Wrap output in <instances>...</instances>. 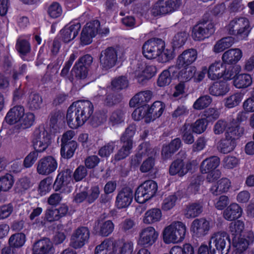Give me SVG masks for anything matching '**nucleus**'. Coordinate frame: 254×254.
<instances>
[{
	"mask_svg": "<svg viewBox=\"0 0 254 254\" xmlns=\"http://www.w3.org/2000/svg\"><path fill=\"white\" fill-rule=\"evenodd\" d=\"M93 106L89 101H77L68 108L66 121L71 128L76 129L83 125L92 115Z\"/></svg>",
	"mask_w": 254,
	"mask_h": 254,
	"instance_id": "nucleus-1",
	"label": "nucleus"
},
{
	"mask_svg": "<svg viewBox=\"0 0 254 254\" xmlns=\"http://www.w3.org/2000/svg\"><path fill=\"white\" fill-rule=\"evenodd\" d=\"M186 226L180 221H175L164 229L163 239L166 244H175L181 242L184 239Z\"/></svg>",
	"mask_w": 254,
	"mask_h": 254,
	"instance_id": "nucleus-2",
	"label": "nucleus"
},
{
	"mask_svg": "<svg viewBox=\"0 0 254 254\" xmlns=\"http://www.w3.org/2000/svg\"><path fill=\"white\" fill-rule=\"evenodd\" d=\"M252 29L249 19L243 16L235 17L227 26V30L230 34L235 35L241 39H246Z\"/></svg>",
	"mask_w": 254,
	"mask_h": 254,
	"instance_id": "nucleus-3",
	"label": "nucleus"
},
{
	"mask_svg": "<svg viewBox=\"0 0 254 254\" xmlns=\"http://www.w3.org/2000/svg\"><path fill=\"white\" fill-rule=\"evenodd\" d=\"M158 189L157 183L148 180L144 182L137 189L135 199L139 203H143L151 199L156 194Z\"/></svg>",
	"mask_w": 254,
	"mask_h": 254,
	"instance_id": "nucleus-4",
	"label": "nucleus"
},
{
	"mask_svg": "<svg viewBox=\"0 0 254 254\" xmlns=\"http://www.w3.org/2000/svg\"><path fill=\"white\" fill-rule=\"evenodd\" d=\"M181 3V0H159L151 7V13L154 16H163L176 10Z\"/></svg>",
	"mask_w": 254,
	"mask_h": 254,
	"instance_id": "nucleus-5",
	"label": "nucleus"
},
{
	"mask_svg": "<svg viewBox=\"0 0 254 254\" xmlns=\"http://www.w3.org/2000/svg\"><path fill=\"white\" fill-rule=\"evenodd\" d=\"M214 31V26L212 22L203 21L192 27L191 36L194 41H201L208 38Z\"/></svg>",
	"mask_w": 254,
	"mask_h": 254,
	"instance_id": "nucleus-6",
	"label": "nucleus"
},
{
	"mask_svg": "<svg viewBox=\"0 0 254 254\" xmlns=\"http://www.w3.org/2000/svg\"><path fill=\"white\" fill-rule=\"evenodd\" d=\"M58 167L57 159L53 156H47L40 159L36 164V171L42 176H48L54 173Z\"/></svg>",
	"mask_w": 254,
	"mask_h": 254,
	"instance_id": "nucleus-7",
	"label": "nucleus"
},
{
	"mask_svg": "<svg viewBox=\"0 0 254 254\" xmlns=\"http://www.w3.org/2000/svg\"><path fill=\"white\" fill-rule=\"evenodd\" d=\"M33 142L36 150L43 152L51 143V135L44 127H40L35 131Z\"/></svg>",
	"mask_w": 254,
	"mask_h": 254,
	"instance_id": "nucleus-8",
	"label": "nucleus"
},
{
	"mask_svg": "<svg viewBox=\"0 0 254 254\" xmlns=\"http://www.w3.org/2000/svg\"><path fill=\"white\" fill-rule=\"evenodd\" d=\"M211 227L208 220L204 218H196L191 222L190 231L193 236L200 238L207 235Z\"/></svg>",
	"mask_w": 254,
	"mask_h": 254,
	"instance_id": "nucleus-9",
	"label": "nucleus"
},
{
	"mask_svg": "<svg viewBox=\"0 0 254 254\" xmlns=\"http://www.w3.org/2000/svg\"><path fill=\"white\" fill-rule=\"evenodd\" d=\"M92 62V58L89 55H86L80 58L72 69V74L79 78L84 79L88 74V66Z\"/></svg>",
	"mask_w": 254,
	"mask_h": 254,
	"instance_id": "nucleus-10",
	"label": "nucleus"
},
{
	"mask_svg": "<svg viewBox=\"0 0 254 254\" xmlns=\"http://www.w3.org/2000/svg\"><path fill=\"white\" fill-rule=\"evenodd\" d=\"M90 232L87 227H81L73 233L70 240V246L74 249L82 247L89 238Z\"/></svg>",
	"mask_w": 254,
	"mask_h": 254,
	"instance_id": "nucleus-11",
	"label": "nucleus"
},
{
	"mask_svg": "<svg viewBox=\"0 0 254 254\" xmlns=\"http://www.w3.org/2000/svg\"><path fill=\"white\" fill-rule=\"evenodd\" d=\"M159 233L152 226H148L141 230L139 233L138 244L142 246H150L155 243Z\"/></svg>",
	"mask_w": 254,
	"mask_h": 254,
	"instance_id": "nucleus-12",
	"label": "nucleus"
},
{
	"mask_svg": "<svg viewBox=\"0 0 254 254\" xmlns=\"http://www.w3.org/2000/svg\"><path fill=\"white\" fill-rule=\"evenodd\" d=\"M162 47V40L159 39L149 40L143 45V55L148 59H156L159 50Z\"/></svg>",
	"mask_w": 254,
	"mask_h": 254,
	"instance_id": "nucleus-13",
	"label": "nucleus"
},
{
	"mask_svg": "<svg viewBox=\"0 0 254 254\" xmlns=\"http://www.w3.org/2000/svg\"><path fill=\"white\" fill-rule=\"evenodd\" d=\"M195 165L194 161L186 162L182 159H177L170 165L169 173L172 176L178 174L179 176H183Z\"/></svg>",
	"mask_w": 254,
	"mask_h": 254,
	"instance_id": "nucleus-14",
	"label": "nucleus"
},
{
	"mask_svg": "<svg viewBox=\"0 0 254 254\" xmlns=\"http://www.w3.org/2000/svg\"><path fill=\"white\" fill-rule=\"evenodd\" d=\"M117 61V53L112 48L102 51L100 57V63L103 68L109 69L113 67Z\"/></svg>",
	"mask_w": 254,
	"mask_h": 254,
	"instance_id": "nucleus-15",
	"label": "nucleus"
},
{
	"mask_svg": "<svg viewBox=\"0 0 254 254\" xmlns=\"http://www.w3.org/2000/svg\"><path fill=\"white\" fill-rule=\"evenodd\" d=\"M133 196V191L130 188H124L118 192L116 196V206L119 209L128 207L132 200Z\"/></svg>",
	"mask_w": 254,
	"mask_h": 254,
	"instance_id": "nucleus-16",
	"label": "nucleus"
},
{
	"mask_svg": "<svg viewBox=\"0 0 254 254\" xmlns=\"http://www.w3.org/2000/svg\"><path fill=\"white\" fill-rule=\"evenodd\" d=\"M81 28L78 22H71L66 25L61 31V37L65 43H68L73 40L78 35Z\"/></svg>",
	"mask_w": 254,
	"mask_h": 254,
	"instance_id": "nucleus-17",
	"label": "nucleus"
},
{
	"mask_svg": "<svg viewBox=\"0 0 254 254\" xmlns=\"http://www.w3.org/2000/svg\"><path fill=\"white\" fill-rule=\"evenodd\" d=\"M197 58V52L194 49L185 50L177 58V64L180 67H186L193 64Z\"/></svg>",
	"mask_w": 254,
	"mask_h": 254,
	"instance_id": "nucleus-18",
	"label": "nucleus"
},
{
	"mask_svg": "<svg viewBox=\"0 0 254 254\" xmlns=\"http://www.w3.org/2000/svg\"><path fill=\"white\" fill-rule=\"evenodd\" d=\"M156 73V68L153 65H146L138 66L133 72L134 76L140 83H143L146 80L154 76Z\"/></svg>",
	"mask_w": 254,
	"mask_h": 254,
	"instance_id": "nucleus-19",
	"label": "nucleus"
},
{
	"mask_svg": "<svg viewBox=\"0 0 254 254\" xmlns=\"http://www.w3.org/2000/svg\"><path fill=\"white\" fill-rule=\"evenodd\" d=\"M254 239V235L252 232L250 233L247 236L233 237L232 245L234 248V251L246 252Z\"/></svg>",
	"mask_w": 254,
	"mask_h": 254,
	"instance_id": "nucleus-20",
	"label": "nucleus"
},
{
	"mask_svg": "<svg viewBox=\"0 0 254 254\" xmlns=\"http://www.w3.org/2000/svg\"><path fill=\"white\" fill-rule=\"evenodd\" d=\"M243 52L239 48L231 49L226 51L222 56L224 64H232L237 63L242 58Z\"/></svg>",
	"mask_w": 254,
	"mask_h": 254,
	"instance_id": "nucleus-21",
	"label": "nucleus"
},
{
	"mask_svg": "<svg viewBox=\"0 0 254 254\" xmlns=\"http://www.w3.org/2000/svg\"><path fill=\"white\" fill-rule=\"evenodd\" d=\"M227 241H229V237L225 231H220L213 234L209 244L213 243L218 251L222 252L225 249Z\"/></svg>",
	"mask_w": 254,
	"mask_h": 254,
	"instance_id": "nucleus-22",
	"label": "nucleus"
},
{
	"mask_svg": "<svg viewBox=\"0 0 254 254\" xmlns=\"http://www.w3.org/2000/svg\"><path fill=\"white\" fill-rule=\"evenodd\" d=\"M53 244L49 239L38 241L33 245V254H52Z\"/></svg>",
	"mask_w": 254,
	"mask_h": 254,
	"instance_id": "nucleus-23",
	"label": "nucleus"
},
{
	"mask_svg": "<svg viewBox=\"0 0 254 254\" xmlns=\"http://www.w3.org/2000/svg\"><path fill=\"white\" fill-rule=\"evenodd\" d=\"M114 229V225L111 220H98L94 227V230L96 233L105 237L111 234Z\"/></svg>",
	"mask_w": 254,
	"mask_h": 254,
	"instance_id": "nucleus-24",
	"label": "nucleus"
},
{
	"mask_svg": "<svg viewBox=\"0 0 254 254\" xmlns=\"http://www.w3.org/2000/svg\"><path fill=\"white\" fill-rule=\"evenodd\" d=\"M225 71L224 63L220 61L211 64L207 69V76L211 80H217L222 78Z\"/></svg>",
	"mask_w": 254,
	"mask_h": 254,
	"instance_id": "nucleus-25",
	"label": "nucleus"
},
{
	"mask_svg": "<svg viewBox=\"0 0 254 254\" xmlns=\"http://www.w3.org/2000/svg\"><path fill=\"white\" fill-rule=\"evenodd\" d=\"M165 108V105L161 101L154 102L150 107H147V121H152L160 117Z\"/></svg>",
	"mask_w": 254,
	"mask_h": 254,
	"instance_id": "nucleus-26",
	"label": "nucleus"
},
{
	"mask_svg": "<svg viewBox=\"0 0 254 254\" xmlns=\"http://www.w3.org/2000/svg\"><path fill=\"white\" fill-rule=\"evenodd\" d=\"M243 209L237 203H232L223 212L224 218L228 221H233L241 217Z\"/></svg>",
	"mask_w": 254,
	"mask_h": 254,
	"instance_id": "nucleus-27",
	"label": "nucleus"
},
{
	"mask_svg": "<svg viewBox=\"0 0 254 254\" xmlns=\"http://www.w3.org/2000/svg\"><path fill=\"white\" fill-rule=\"evenodd\" d=\"M231 187V182L227 178H223L214 184L210 189L211 192L215 195L226 193Z\"/></svg>",
	"mask_w": 254,
	"mask_h": 254,
	"instance_id": "nucleus-28",
	"label": "nucleus"
},
{
	"mask_svg": "<svg viewBox=\"0 0 254 254\" xmlns=\"http://www.w3.org/2000/svg\"><path fill=\"white\" fill-rule=\"evenodd\" d=\"M162 217L160 209L153 208L146 211L143 216L142 222L145 224H152L159 222Z\"/></svg>",
	"mask_w": 254,
	"mask_h": 254,
	"instance_id": "nucleus-29",
	"label": "nucleus"
},
{
	"mask_svg": "<svg viewBox=\"0 0 254 254\" xmlns=\"http://www.w3.org/2000/svg\"><path fill=\"white\" fill-rule=\"evenodd\" d=\"M24 112V109L23 107L20 106H15L7 113L5 120L9 124H16L17 126L20 120L22 115H23Z\"/></svg>",
	"mask_w": 254,
	"mask_h": 254,
	"instance_id": "nucleus-30",
	"label": "nucleus"
},
{
	"mask_svg": "<svg viewBox=\"0 0 254 254\" xmlns=\"http://www.w3.org/2000/svg\"><path fill=\"white\" fill-rule=\"evenodd\" d=\"M175 57L173 49L166 47L165 43L162 41V47L159 50L156 60L160 63H167L172 60Z\"/></svg>",
	"mask_w": 254,
	"mask_h": 254,
	"instance_id": "nucleus-31",
	"label": "nucleus"
},
{
	"mask_svg": "<svg viewBox=\"0 0 254 254\" xmlns=\"http://www.w3.org/2000/svg\"><path fill=\"white\" fill-rule=\"evenodd\" d=\"M220 164V159L217 156H212L204 160L200 166V171L206 174L213 170L216 169Z\"/></svg>",
	"mask_w": 254,
	"mask_h": 254,
	"instance_id": "nucleus-32",
	"label": "nucleus"
},
{
	"mask_svg": "<svg viewBox=\"0 0 254 254\" xmlns=\"http://www.w3.org/2000/svg\"><path fill=\"white\" fill-rule=\"evenodd\" d=\"M181 139L176 138L167 145L164 146L162 150V156L164 159H167L171 157L181 146Z\"/></svg>",
	"mask_w": 254,
	"mask_h": 254,
	"instance_id": "nucleus-33",
	"label": "nucleus"
},
{
	"mask_svg": "<svg viewBox=\"0 0 254 254\" xmlns=\"http://www.w3.org/2000/svg\"><path fill=\"white\" fill-rule=\"evenodd\" d=\"M116 252L113 242L109 239L102 242L95 249V254H114Z\"/></svg>",
	"mask_w": 254,
	"mask_h": 254,
	"instance_id": "nucleus-34",
	"label": "nucleus"
},
{
	"mask_svg": "<svg viewBox=\"0 0 254 254\" xmlns=\"http://www.w3.org/2000/svg\"><path fill=\"white\" fill-rule=\"evenodd\" d=\"M202 211V205L200 203H192L186 206L184 214L186 218H194L200 214Z\"/></svg>",
	"mask_w": 254,
	"mask_h": 254,
	"instance_id": "nucleus-35",
	"label": "nucleus"
},
{
	"mask_svg": "<svg viewBox=\"0 0 254 254\" xmlns=\"http://www.w3.org/2000/svg\"><path fill=\"white\" fill-rule=\"evenodd\" d=\"M152 97V93L150 91H144L136 94L130 101L129 105L131 107L141 104L144 102H148Z\"/></svg>",
	"mask_w": 254,
	"mask_h": 254,
	"instance_id": "nucleus-36",
	"label": "nucleus"
},
{
	"mask_svg": "<svg viewBox=\"0 0 254 254\" xmlns=\"http://www.w3.org/2000/svg\"><path fill=\"white\" fill-rule=\"evenodd\" d=\"M229 91V85L225 82H216L209 88L210 93L216 96H223Z\"/></svg>",
	"mask_w": 254,
	"mask_h": 254,
	"instance_id": "nucleus-37",
	"label": "nucleus"
},
{
	"mask_svg": "<svg viewBox=\"0 0 254 254\" xmlns=\"http://www.w3.org/2000/svg\"><path fill=\"white\" fill-rule=\"evenodd\" d=\"M243 133L244 128L240 127L237 123L232 122L228 126L225 135L227 137L235 141V139L241 136Z\"/></svg>",
	"mask_w": 254,
	"mask_h": 254,
	"instance_id": "nucleus-38",
	"label": "nucleus"
},
{
	"mask_svg": "<svg viewBox=\"0 0 254 254\" xmlns=\"http://www.w3.org/2000/svg\"><path fill=\"white\" fill-rule=\"evenodd\" d=\"M252 83V78L248 74H239L234 79V85L237 88H244L250 86Z\"/></svg>",
	"mask_w": 254,
	"mask_h": 254,
	"instance_id": "nucleus-39",
	"label": "nucleus"
},
{
	"mask_svg": "<svg viewBox=\"0 0 254 254\" xmlns=\"http://www.w3.org/2000/svg\"><path fill=\"white\" fill-rule=\"evenodd\" d=\"M175 67H170L168 69L163 70L159 75L157 84L159 87H164L168 85L171 82V74L175 71Z\"/></svg>",
	"mask_w": 254,
	"mask_h": 254,
	"instance_id": "nucleus-40",
	"label": "nucleus"
},
{
	"mask_svg": "<svg viewBox=\"0 0 254 254\" xmlns=\"http://www.w3.org/2000/svg\"><path fill=\"white\" fill-rule=\"evenodd\" d=\"M244 97L241 92H235L225 99L224 105L228 108H232L240 104Z\"/></svg>",
	"mask_w": 254,
	"mask_h": 254,
	"instance_id": "nucleus-41",
	"label": "nucleus"
},
{
	"mask_svg": "<svg viewBox=\"0 0 254 254\" xmlns=\"http://www.w3.org/2000/svg\"><path fill=\"white\" fill-rule=\"evenodd\" d=\"M234 43V39L233 37H227L222 38L214 45L213 51L216 53H220L231 47Z\"/></svg>",
	"mask_w": 254,
	"mask_h": 254,
	"instance_id": "nucleus-42",
	"label": "nucleus"
},
{
	"mask_svg": "<svg viewBox=\"0 0 254 254\" xmlns=\"http://www.w3.org/2000/svg\"><path fill=\"white\" fill-rule=\"evenodd\" d=\"M14 183V177L11 174L6 173L0 176V192L8 191L12 188Z\"/></svg>",
	"mask_w": 254,
	"mask_h": 254,
	"instance_id": "nucleus-43",
	"label": "nucleus"
},
{
	"mask_svg": "<svg viewBox=\"0 0 254 254\" xmlns=\"http://www.w3.org/2000/svg\"><path fill=\"white\" fill-rule=\"evenodd\" d=\"M179 73L178 79L183 82H187L194 77L196 72V68L195 66H190L184 67Z\"/></svg>",
	"mask_w": 254,
	"mask_h": 254,
	"instance_id": "nucleus-44",
	"label": "nucleus"
},
{
	"mask_svg": "<svg viewBox=\"0 0 254 254\" xmlns=\"http://www.w3.org/2000/svg\"><path fill=\"white\" fill-rule=\"evenodd\" d=\"M235 147V141L226 136L218 143V150L223 153H228L233 151Z\"/></svg>",
	"mask_w": 254,
	"mask_h": 254,
	"instance_id": "nucleus-45",
	"label": "nucleus"
},
{
	"mask_svg": "<svg viewBox=\"0 0 254 254\" xmlns=\"http://www.w3.org/2000/svg\"><path fill=\"white\" fill-rule=\"evenodd\" d=\"M77 147L76 142H71L68 144L61 145V155L62 157L65 159H69L71 158Z\"/></svg>",
	"mask_w": 254,
	"mask_h": 254,
	"instance_id": "nucleus-46",
	"label": "nucleus"
},
{
	"mask_svg": "<svg viewBox=\"0 0 254 254\" xmlns=\"http://www.w3.org/2000/svg\"><path fill=\"white\" fill-rule=\"evenodd\" d=\"M244 228V222L240 220L231 222L229 226V232L233 237L242 236L241 233Z\"/></svg>",
	"mask_w": 254,
	"mask_h": 254,
	"instance_id": "nucleus-47",
	"label": "nucleus"
},
{
	"mask_svg": "<svg viewBox=\"0 0 254 254\" xmlns=\"http://www.w3.org/2000/svg\"><path fill=\"white\" fill-rule=\"evenodd\" d=\"M35 120V116L33 113L24 112L23 115L20 120L17 127L19 129H25L30 127Z\"/></svg>",
	"mask_w": 254,
	"mask_h": 254,
	"instance_id": "nucleus-48",
	"label": "nucleus"
},
{
	"mask_svg": "<svg viewBox=\"0 0 254 254\" xmlns=\"http://www.w3.org/2000/svg\"><path fill=\"white\" fill-rule=\"evenodd\" d=\"M207 126V121L204 118L199 119L190 125L192 132L198 134L204 132L206 130Z\"/></svg>",
	"mask_w": 254,
	"mask_h": 254,
	"instance_id": "nucleus-49",
	"label": "nucleus"
},
{
	"mask_svg": "<svg viewBox=\"0 0 254 254\" xmlns=\"http://www.w3.org/2000/svg\"><path fill=\"white\" fill-rule=\"evenodd\" d=\"M212 102V99L208 95L199 97L193 103L192 107L196 110H203L209 106Z\"/></svg>",
	"mask_w": 254,
	"mask_h": 254,
	"instance_id": "nucleus-50",
	"label": "nucleus"
},
{
	"mask_svg": "<svg viewBox=\"0 0 254 254\" xmlns=\"http://www.w3.org/2000/svg\"><path fill=\"white\" fill-rule=\"evenodd\" d=\"M25 242V236L23 233H16L10 236L9 244L11 247L19 248L22 246Z\"/></svg>",
	"mask_w": 254,
	"mask_h": 254,
	"instance_id": "nucleus-51",
	"label": "nucleus"
},
{
	"mask_svg": "<svg viewBox=\"0 0 254 254\" xmlns=\"http://www.w3.org/2000/svg\"><path fill=\"white\" fill-rule=\"evenodd\" d=\"M136 127L134 125L129 126L126 130L121 138L123 143H127L130 145L133 144L132 138L135 134Z\"/></svg>",
	"mask_w": 254,
	"mask_h": 254,
	"instance_id": "nucleus-52",
	"label": "nucleus"
},
{
	"mask_svg": "<svg viewBox=\"0 0 254 254\" xmlns=\"http://www.w3.org/2000/svg\"><path fill=\"white\" fill-rule=\"evenodd\" d=\"M43 100L42 97L38 94L33 93L30 94L28 100V105L32 110L40 109L42 105Z\"/></svg>",
	"mask_w": 254,
	"mask_h": 254,
	"instance_id": "nucleus-53",
	"label": "nucleus"
},
{
	"mask_svg": "<svg viewBox=\"0 0 254 254\" xmlns=\"http://www.w3.org/2000/svg\"><path fill=\"white\" fill-rule=\"evenodd\" d=\"M32 186L29 178L23 177L18 180L15 185V190L19 193H23Z\"/></svg>",
	"mask_w": 254,
	"mask_h": 254,
	"instance_id": "nucleus-54",
	"label": "nucleus"
},
{
	"mask_svg": "<svg viewBox=\"0 0 254 254\" xmlns=\"http://www.w3.org/2000/svg\"><path fill=\"white\" fill-rule=\"evenodd\" d=\"M239 164L240 159L234 156H227L222 161L223 167L226 169H232L237 167Z\"/></svg>",
	"mask_w": 254,
	"mask_h": 254,
	"instance_id": "nucleus-55",
	"label": "nucleus"
},
{
	"mask_svg": "<svg viewBox=\"0 0 254 254\" xmlns=\"http://www.w3.org/2000/svg\"><path fill=\"white\" fill-rule=\"evenodd\" d=\"M148 114L147 107L142 106L136 109L132 114V118L136 121L144 119L146 123H150L151 121H147Z\"/></svg>",
	"mask_w": 254,
	"mask_h": 254,
	"instance_id": "nucleus-56",
	"label": "nucleus"
},
{
	"mask_svg": "<svg viewBox=\"0 0 254 254\" xmlns=\"http://www.w3.org/2000/svg\"><path fill=\"white\" fill-rule=\"evenodd\" d=\"M192 129L190 125L186 124L183 126L182 131V139L187 144H192L194 141V136L192 133Z\"/></svg>",
	"mask_w": 254,
	"mask_h": 254,
	"instance_id": "nucleus-57",
	"label": "nucleus"
},
{
	"mask_svg": "<svg viewBox=\"0 0 254 254\" xmlns=\"http://www.w3.org/2000/svg\"><path fill=\"white\" fill-rule=\"evenodd\" d=\"M117 142L111 141L102 147L99 150V155L103 157H108L113 153L117 146Z\"/></svg>",
	"mask_w": 254,
	"mask_h": 254,
	"instance_id": "nucleus-58",
	"label": "nucleus"
},
{
	"mask_svg": "<svg viewBox=\"0 0 254 254\" xmlns=\"http://www.w3.org/2000/svg\"><path fill=\"white\" fill-rule=\"evenodd\" d=\"M188 37V34L186 32H181L177 33L172 40L173 47L179 48L185 44Z\"/></svg>",
	"mask_w": 254,
	"mask_h": 254,
	"instance_id": "nucleus-59",
	"label": "nucleus"
},
{
	"mask_svg": "<svg viewBox=\"0 0 254 254\" xmlns=\"http://www.w3.org/2000/svg\"><path fill=\"white\" fill-rule=\"evenodd\" d=\"M125 118V113L123 110H117L111 114L110 118V123L113 126L117 125L124 122Z\"/></svg>",
	"mask_w": 254,
	"mask_h": 254,
	"instance_id": "nucleus-60",
	"label": "nucleus"
},
{
	"mask_svg": "<svg viewBox=\"0 0 254 254\" xmlns=\"http://www.w3.org/2000/svg\"><path fill=\"white\" fill-rule=\"evenodd\" d=\"M119 254H131L133 251V243L131 241H123L119 245Z\"/></svg>",
	"mask_w": 254,
	"mask_h": 254,
	"instance_id": "nucleus-61",
	"label": "nucleus"
},
{
	"mask_svg": "<svg viewBox=\"0 0 254 254\" xmlns=\"http://www.w3.org/2000/svg\"><path fill=\"white\" fill-rule=\"evenodd\" d=\"M177 197L175 194L166 197L162 204V209L164 211H168L172 209L176 205Z\"/></svg>",
	"mask_w": 254,
	"mask_h": 254,
	"instance_id": "nucleus-62",
	"label": "nucleus"
},
{
	"mask_svg": "<svg viewBox=\"0 0 254 254\" xmlns=\"http://www.w3.org/2000/svg\"><path fill=\"white\" fill-rule=\"evenodd\" d=\"M132 148V145H130L129 144L123 143L122 147L115 155V159L119 161L125 158L130 154Z\"/></svg>",
	"mask_w": 254,
	"mask_h": 254,
	"instance_id": "nucleus-63",
	"label": "nucleus"
},
{
	"mask_svg": "<svg viewBox=\"0 0 254 254\" xmlns=\"http://www.w3.org/2000/svg\"><path fill=\"white\" fill-rule=\"evenodd\" d=\"M48 12L51 17L56 18L62 15L63 10L59 3L58 2H53L50 5Z\"/></svg>",
	"mask_w": 254,
	"mask_h": 254,
	"instance_id": "nucleus-64",
	"label": "nucleus"
}]
</instances>
